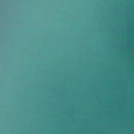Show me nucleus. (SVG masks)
Masks as SVG:
<instances>
[{
    "instance_id": "obj_1",
    "label": "nucleus",
    "mask_w": 134,
    "mask_h": 134,
    "mask_svg": "<svg viewBox=\"0 0 134 134\" xmlns=\"http://www.w3.org/2000/svg\"><path fill=\"white\" fill-rule=\"evenodd\" d=\"M125 134H134V133H125Z\"/></svg>"
}]
</instances>
